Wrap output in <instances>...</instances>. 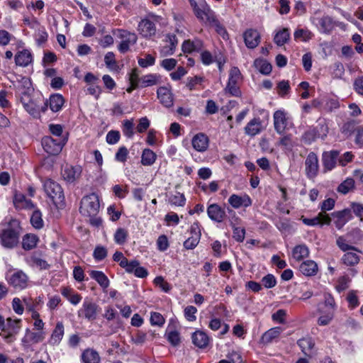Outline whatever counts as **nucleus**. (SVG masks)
<instances>
[{
  "instance_id": "f257e3e1",
  "label": "nucleus",
  "mask_w": 363,
  "mask_h": 363,
  "mask_svg": "<svg viewBox=\"0 0 363 363\" xmlns=\"http://www.w3.org/2000/svg\"><path fill=\"white\" fill-rule=\"evenodd\" d=\"M20 226L16 220L0 226V242L6 248H13L19 241Z\"/></svg>"
},
{
  "instance_id": "f03ea898",
  "label": "nucleus",
  "mask_w": 363,
  "mask_h": 363,
  "mask_svg": "<svg viewBox=\"0 0 363 363\" xmlns=\"http://www.w3.org/2000/svg\"><path fill=\"white\" fill-rule=\"evenodd\" d=\"M99 208V196L96 194L92 193L82 198L79 211L85 217H92L98 213Z\"/></svg>"
},
{
  "instance_id": "7ed1b4c3",
  "label": "nucleus",
  "mask_w": 363,
  "mask_h": 363,
  "mask_svg": "<svg viewBox=\"0 0 363 363\" xmlns=\"http://www.w3.org/2000/svg\"><path fill=\"white\" fill-rule=\"evenodd\" d=\"M196 17L201 21L215 22V13L204 1L197 3L196 0H188Z\"/></svg>"
},
{
  "instance_id": "20e7f679",
  "label": "nucleus",
  "mask_w": 363,
  "mask_h": 363,
  "mask_svg": "<svg viewBox=\"0 0 363 363\" xmlns=\"http://www.w3.org/2000/svg\"><path fill=\"white\" fill-rule=\"evenodd\" d=\"M46 194L55 203H60L64 200V193L61 186L56 182L48 179L44 183Z\"/></svg>"
},
{
  "instance_id": "39448f33",
  "label": "nucleus",
  "mask_w": 363,
  "mask_h": 363,
  "mask_svg": "<svg viewBox=\"0 0 363 363\" xmlns=\"http://www.w3.org/2000/svg\"><path fill=\"white\" fill-rule=\"evenodd\" d=\"M65 143L60 138L45 136L42 139V145L46 152L50 155H58L62 150Z\"/></svg>"
},
{
  "instance_id": "423d86ee",
  "label": "nucleus",
  "mask_w": 363,
  "mask_h": 363,
  "mask_svg": "<svg viewBox=\"0 0 363 363\" xmlns=\"http://www.w3.org/2000/svg\"><path fill=\"white\" fill-rule=\"evenodd\" d=\"M118 38L121 40L118 49L121 53L126 52L130 46L134 45L137 41V36L135 33L123 30H118Z\"/></svg>"
},
{
  "instance_id": "0eeeda50",
  "label": "nucleus",
  "mask_w": 363,
  "mask_h": 363,
  "mask_svg": "<svg viewBox=\"0 0 363 363\" xmlns=\"http://www.w3.org/2000/svg\"><path fill=\"white\" fill-rule=\"evenodd\" d=\"M121 267L128 273H134L135 276L139 278H145L148 275L147 270L140 267V262L137 260L129 262L128 259H123L121 262Z\"/></svg>"
},
{
  "instance_id": "6e6552de",
  "label": "nucleus",
  "mask_w": 363,
  "mask_h": 363,
  "mask_svg": "<svg viewBox=\"0 0 363 363\" xmlns=\"http://www.w3.org/2000/svg\"><path fill=\"white\" fill-rule=\"evenodd\" d=\"M240 72L238 67H233L230 71V76L225 91L232 96H238L240 94V91L237 86L238 82L240 79Z\"/></svg>"
},
{
  "instance_id": "1a4fd4ad",
  "label": "nucleus",
  "mask_w": 363,
  "mask_h": 363,
  "mask_svg": "<svg viewBox=\"0 0 363 363\" xmlns=\"http://www.w3.org/2000/svg\"><path fill=\"white\" fill-rule=\"evenodd\" d=\"M9 284L16 289H26L28 285V277L19 270L12 274L8 279Z\"/></svg>"
},
{
  "instance_id": "9d476101",
  "label": "nucleus",
  "mask_w": 363,
  "mask_h": 363,
  "mask_svg": "<svg viewBox=\"0 0 363 363\" xmlns=\"http://www.w3.org/2000/svg\"><path fill=\"white\" fill-rule=\"evenodd\" d=\"M21 319H12L11 318H8L4 323V325L1 329V331L6 333L4 338L6 340H9V338L13 337L16 334L18 333L21 326Z\"/></svg>"
},
{
  "instance_id": "9b49d317",
  "label": "nucleus",
  "mask_w": 363,
  "mask_h": 363,
  "mask_svg": "<svg viewBox=\"0 0 363 363\" xmlns=\"http://www.w3.org/2000/svg\"><path fill=\"white\" fill-rule=\"evenodd\" d=\"M306 173L308 178H314L318 172V160L315 153L310 152L305 162Z\"/></svg>"
},
{
  "instance_id": "f8f14e48",
  "label": "nucleus",
  "mask_w": 363,
  "mask_h": 363,
  "mask_svg": "<svg viewBox=\"0 0 363 363\" xmlns=\"http://www.w3.org/2000/svg\"><path fill=\"white\" fill-rule=\"evenodd\" d=\"M82 168L80 166L66 165L62 172V176L68 183H74L81 176Z\"/></svg>"
},
{
  "instance_id": "ddd939ff",
  "label": "nucleus",
  "mask_w": 363,
  "mask_h": 363,
  "mask_svg": "<svg viewBox=\"0 0 363 363\" xmlns=\"http://www.w3.org/2000/svg\"><path fill=\"white\" fill-rule=\"evenodd\" d=\"M79 315H82L89 320H95L97 315L96 304L90 301H84L82 308L79 311Z\"/></svg>"
},
{
  "instance_id": "4468645a",
  "label": "nucleus",
  "mask_w": 363,
  "mask_h": 363,
  "mask_svg": "<svg viewBox=\"0 0 363 363\" xmlns=\"http://www.w3.org/2000/svg\"><path fill=\"white\" fill-rule=\"evenodd\" d=\"M245 45L250 49L255 48L260 43V35L255 29H247L243 33Z\"/></svg>"
},
{
  "instance_id": "2eb2a0df",
  "label": "nucleus",
  "mask_w": 363,
  "mask_h": 363,
  "mask_svg": "<svg viewBox=\"0 0 363 363\" xmlns=\"http://www.w3.org/2000/svg\"><path fill=\"white\" fill-rule=\"evenodd\" d=\"M332 216L336 219L334 223L337 229H341L352 217L349 208L333 212Z\"/></svg>"
},
{
  "instance_id": "dca6fc26",
  "label": "nucleus",
  "mask_w": 363,
  "mask_h": 363,
  "mask_svg": "<svg viewBox=\"0 0 363 363\" xmlns=\"http://www.w3.org/2000/svg\"><path fill=\"white\" fill-rule=\"evenodd\" d=\"M138 30L143 37L150 38L155 35L156 27L150 20L143 19L139 23Z\"/></svg>"
},
{
  "instance_id": "f3484780",
  "label": "nucleus",
  "mask_w": 363,
  "mask_h": 363,
  "mask_svg": "<svg viewBox=\"0 0 363 363\" xmlns=\"http://www.w3.org/2000/svg\"><path fill=\"white\" fill-rule=\"evenodd\" d=\"M274 125L276 131L279 134H282L287 125L285 113L282 111H277L274 113Z\"/></svg>"
},
{
  "instance_id": "a211bd4d",
  "label": "nucleus",
  "mask_w": 363,
  "mask_h": 363,
  "mask_svg": "<svg viewBox=\"0 0 363 363\" xmlns=\"http://www.w3.org/2000/svg\"><path fill=\"white\" fill-rule=\"evenodd\" d=\"M207 213L209 218L216 222L223 221L225 213V211L218 204H211L207 208Z\"/></svg>"
},
{
  "instance_id": "6ab92c4d",
  "label": "nucleus",
  "mask_w": 363,
  "mask_h": 363,
  "mask_svg": "<svg viewBox=\"0 0 363 363\" xmlns=\"http://www.w3.org/2000/svg\"><path fill=\"white\" fill-rule=\"evenodd\" d=\"M339 152L337 150H331L324 152L323 154V163L327 170H331L335 167Z\"/></svg>"
},
{
  "instance_id": "aec40b11",
  "label": "nucleus",
  "mask_w": 363,
  "mask_h": 363,
  "mask_svg": "<svg viewBox=\"0 0 363 363\" xmlns=\"http://www.w3.org/2000/svg\"><path fill=\"white\" fill-rule=\"evenodd\" d=\"M303 222L304 224L307 225H316L318 224L323 225L326 224L329 225L331 222V218L328 214L325 212H320L318 214L317 216L313 218H303Z\"/></svg>"
},
{
  "instance_id": "412c9836",
  "label": "nucleus",
  "mask_w": 363,
  "mask_h": 363,
  "mask_svg": "<svg viewBox=\"0 0 363 363\" xmlns=\"http://www.w3.org/2000/svg\"><path fill=\"white\" fill-rule=\"evenodd\" d=\"M208 138L203 133L196 134L192 139L194 148L199 152L205 151L208 146Z\"/></svg>"
},
{
  "instance_id": "4be33fe9",
  "label": "nucleus",
  "mask_w": 363,
  "mask_h": 363,
  "mask_svg": "<svg viewBox=\"0 0 363 363\" xmlns=\"http://www.w3.org/2000/svg\"><path fill=\"white\" fill-rule=\"evenodd\" d=\"M157 96L164 106L169 108L173 105L172 94L167 88L160 87L157 90Z\"/></svg>"
},
{
  "instance_id": "5701e85b",
  "label": "nucleus",
  "mask_w": 363,
  "mask_h": 363,
  "mask_svg": "<svg viewBox=\"0 0 363 363\" xmlns=\"http://www.w3.org/2000/svg\"><path fill=\"white\" fill-rule=\"evenodd\" d=\"M229 203L235 208H238L242 206L247 207L252 204L251 199L249 196H240L236 194H233L228 199Z\"/></svg>"
},
{
  "instance_id": "b1692460",
  "label": "nucleus",
  "mask_w": 363,
  "mask_h": 363,
  "mask_svg": "<svg viewBox=\"0 0 363 363\" xmlns=\"http://www.w3.org/2000/svg\"><path fill=\"white\" fill-rule=\"evenodd\" d=\"M64 336V325L62 322H58L53 330L51 337L49 340V343L52 345L60 344Z\"/></svg>"
},
{
  "instance_id": "393cba45",
  "label": "nucleus",
  "mask_w": 363,
  "mask_h": 363,
  "mask_svg": "<svg viewBox=\"0 0 363 363\" xmlns=\"http://www.w3.org/2000/svg\"><path fill=\"white\" fill-rule=\"evenodd\" d=\"M192 342L196 347L204 348L208 345L209 338L204 332L198 330L193 333Z\"/></svg>"
},
{
  "instance_id": "a878e982",
  "label": "nucleus",
  "mask_w": 363,
  "mask_h": 363,
  "mask_svg": "<svg viewBox=\"0 0 363 363\" xmlns=\"http://www.w3.org/2000/svg\"><path fill=\"white\" fill-rule=\"evenodd\" d=\"M16 65L26 67L32 62V55L28 50L18 52L15 56Z\"/></svg>"
},
{
  "instance_id": "bb28decb",
  "label": "nucleus",
  "mask_w": 363,
  "mask_h": 363,
  "mask_svg": "<svg viewBox=\"0 0 363 363\" xmlns=\"http://www.w3.org/2000/svg\"><path fill=\"white\" fill-rule=\"evenodd\" d=\"M281 332L282 329L280 327L271 328L262 335L260 341L262 343L267 345L278 337Z\"/></svg>"
},
{
  "instance_id": "cd10ccee",
  "label": "nucleus",
  "mask_w": 363,
  "mask_h": 363,
  "mask_svg": "<svg viewBox=\"0 0 363 363\" xmlns=\"http://www.w3.org/2000/svg\"><path fill=\"white\" fill-rule=\"evenodd\" d=\"M299 270L306 276H313L318 271V265L314 261L307 260L300 265Z\"/></svg>"
},
{
  "instance_id": "c85d7f7f",
  "label": "nucleus",
  "mask_w": 363,
  "mask_h": 363,
  "mask_svg": "<svg viewBox=\"0 0 363 363\" xmlns=\"http://www.w3.org/2000/svg\"><path fill=\"white\" fill-rule=\"evenodd\" d=\"M17 90L21 96H28L33 91L30 80L27 77H22L18 82Z\"/></svg>"
},
{
  "instance_id": "c756f323",
  "label": "nucleus",
  "mask_w": 363,
  "mask_h": 363,
  "mask_svg": "<svg viewBox=\"0 0 363 363\" xmlns=\"http://www.w3.org/2000/svg\"><path fill=\"white\" fill-rule=\"evenodd\" d=\"M262 128V123L259 118H253L251 120L246 127L245 131L247 135L255 136L260 133Z\"/></svg>"
},
{
  "instance_id": "7c9ffc66",
  "label": "nucleus",
  "mask_w": 363,
  "mask_h": 363,
  "mask_svg": "<svg viewBox=\"0 0 363 363\" xmlns=\"http://www.w3.org/2000/svg\"><path fill=\"white\" fill-rule=\"evenodd\" d=\"M81 358L83 363H99L100 362L99 353L92 349L85 350L82 352Z\"/></svg>"
},
{
  "instance_id": "2f4dec72",
  "label": "nucleus",
  "mask_w": 363,
  "mask_h": 363,
  "mask_svg": "<svg viewBox=\"0 0 363 363\" xmlns=\"http://www.w3.org/2000/svg\"><path fill=\"white\" fill-rule=\"evenodd\" d=\"M64 103V98L59 94H53L50 97V108L53 112L61 110Z\"/></svg>"
},
{
  "instance_id": "473e14b6",
  "label": "nucleus",
  "mask_w": 363,
  "mask_h": 363,
  "mask_svg": "<svg viewBox=\"0 0 363 363\" xmlns=\"http://www.w3.org/2000/svg\"><path fill=\"white\" fill-rule=\"evenodd\" d=\"M254 66L264 75L269 74L272 69V65L264 59H256L254 62Z\"/></svg>"
},
{
  "instance_id": "72a5a7b5",
  "label": "nucleus",
  "mask_w": 363,
  "mask_h": 363,
  "mask_svg": "<svg viewBox=\"0 0 363 363\" xmlns=\"http://www.w3.org/2000/svg\"><path fill=\"white\" fill-rule=\"evenodd\" d=\"M89 275L104 289H106L108 286L109 280L102 272L91 270L89 272Z\"/></svg>"
},
{
  "instance_id": "f704fd0d",
  "label": "nucleus",
  "mask_w": 363,
  "mask_h": 363,
  "mask_svg": "<svg viewBox=\"0 0 363 363\" xmlns=\"http://www.w3.org/2000/svg\"><path fill=\"white\" fill-rule=\"evenodd\" d=\"M289 38L290 33L289 29L283 28L276 33L274 41L278 46H282L288 42Z\"/></svg>"
},
{
  "instance_id": "c9c22d12",
  "label": "nucleus",
  "mask_w": 363,
  "mask_h": 363,
  "mask_svg": "<svg viewBox=\"0 0 363 363\" xmlns=\"http://www.w3.org/2000/svg\"><path fill=\"white\" fill-rule=\"evenodd\" d=\"M298 345L306 355L309 357L311 355V352L315 345V343L311 338H302L298 341Z\"/></svg>"
},
{
  "instance_id": "e433bc0d",
  "label": "nucleus",
  "mask_w": 363,
  "mask_h": 363,
  "mask_svg": "<svg viewBox=\"0 0 363 363\" xmlns=\"http://www.w3.org/2000/svg\"><path fill=\"white\" fill-rule=\"evenodd\" d=\"M38 238L33 234H27L23 238L22 247L26 250H30L34 248L38 242Z\"/></svg>"
},
{
  "instance_id": "4c0bfd02",
  "label": "nucleus",
  "mask_w": 363,
  "mask_h": 363,
  "mask_svg": "<svg viewBox=\"0 0 363 363\" xmlns=\"http://www.w3.org/2000/svg\"><path fill=\"white\" fill-rule=\"evenodd\" d=\"M21 102L26 111L30 115L35 116L38 113L36 105L34 101L30 99L29 96L25 97L21 96Z\"/></svg>"
},
{
  "instance_id": "58836bf2",
  "label": "nucleus",
  "mask_w": 363,
  "mask_h": 363,
  "mask_svg": "<svg viewBox=\"0 0 363 363\" xmlns=\"http://www.w3.org/2000/svg\"><path fill=\"white\" fill-rule=\"evenodd\" d=\"M308 248L305 245H297L293 250V257L298 261L308 257Z\"/></svg>"
},
{
  "instance_id": "ea45409f",
  "label": "nucleus",
  "mask_w": 363,
  "mask_h": 363,
  "mask_svg": "<svg viewBox=\"0 0 363 363\" xmlns=\"http://www.w3.org/2000/svg\"><path fill=\"white\" fill-rule=\"evenodd\" d=\"M156 160V154L150 149H145L141 157V163L143 165H152Z\"/></svg>"
},
{
  "instance_id": "a19ab883",
  "label": "nucleus",
  "mask_w": 363,
  "mask_h": 363,
  "mask_svg": "<svg viewBox=\"0 0 363 363\" xmlns=\"http://www.w3.org/2000/svg\"><path fill=\"white\" fill-rule=\"evenodd\" d=\"M342 260L347 266H354L359 262V257L354 252H347L343 255Z\"/></svg>"
},
{
  "instance_id": "79ce46f5",
  "label": "nucleus",
  "mask_w": 363,
  "mask_h": 363,
  "mask_svg": "<svg viewBox=\"0 0 363 363\" xmlns=\"http://www.w3.org/2000/svg\"><path fill=\"white\" fill-rule=\"evenodd\" d=\"M30 223L36 229H41L43 227L44 223L40 211L36 210L33 213Z\"/></svg>"
},
{
  "instance_id": "37998d69",
  "label": "nucleus",
  "mask_w": 363,
  "mask_h": 363,
  "mask_svg": "<svg viewBox=\"0 0 363 363\" xmlns=\"http://www.w3.org/2000/svg\"><path fill=\"white\" fill-rule=\"evenodd\" d=\"M354 186V181L352 178H347L338 187L337 191L343 194H346Z\"/></svg>"
},
{
  "instance_id": "c03bdc74",
  "label": "nucleus",
  "mask_w": 363,
  "mask_h": 363,
  "mask_svg": "<svg viewBox=\"0 0 363 363\" xmlns=\"http://www.w3.org/2000/svg\"><path fill=\"white\" fill-rule=\"evenodd\" d=\"M186 199L183 194L176 192L175 194L171 195L169 201L172 205L177 206H183L185 203Z\"/></svg>"
},
{
  "instance_id": "a18cd8bd",
  "label": "nucleus",
  "mask_w": 363,
  "mask_h": 363,
  "mask_svg": "<svg viewBox=\"0 0 363 363\" xmlns=\"http://www.w3.org/2000/svg\"><path fill=\"white\" fill-rule=\"evenodd\" d=\"M319 24L325 33H329L333 28V20L329 16H323L319 19Z\"/></svg>"
},
{
  "instance_id": "49530a36",
  "label": "nucleus",
  "mask_w": 363,
  "mask_h": 363,
  "mask_svg": "<svg viewBox=\"0 0 363 363\" xmlns=\"http://www.w3.org/2000/svg\"><path fill=\"white\" fill-rule=\"evenodd\" d=\"M200 240V234L196 233L191 235L184 242V247L187 250H191L195 248L199 244Z\"/></svg>"
},
{
  "instance_id": "de8ad7c7",
  "label": "nucleus",
  "mask_w": 363,
  "mask_h": 363,
  "mask_svg": "<svg viewBox=\"0 0 363 363\" xmlns=\"http://www.w3.org/2000/svg\"><path fill=\"white\" fill-rule=\"evenodd\" d=\"M336 244L339 247V248L344 252H346L347 250H354L359 252V250H357V249L355 247L347 244L346 240L342 236H340L337 239Z\"/></svg>"
},
{
  "instance_id": "09e8293b",
  "label": "nucleus",
  "mask_w": 363,
  "mask_h": 363,
  "mask_svg": "<svg viewBox=\"0 0 363 363\" xmlns=\"http://www.w3.org/2000/svg\"><path fill=\"white\" fill-rule=\"evenodd\" d=\"M154 284L167 293L169 292L172 289L170 284L164 281V278L161 276H158L155 278Z\"/></svg>"
},
{
  "instance_id": "8fccbe9b",
  "label": "nucleus",
  "mask_w": 363,
  "mask_h": 363,
  "mask_svg": "<svg viewBox=\"0 0 363 363\" xmlns=\"http://www.w3.org/2000/svg\"><path fill=\"white\" fill-rule=\"evenodd\" d=\"M264 286L267 289H271L277 284L276 278L273 274H269L264 277L261 280Z\"/></svg>"
},
{
  "instance_id": "3c124183",
  "label": "nucleus",
  "mask_w": 363,
  "mask_h": 363,
  "mask_svg": "<svg viewBox=\"0 0 363 363\" xmlns=\"http://www.w3.org/2000/svg\"><path fill=\"white\" fill-rule=\"evenodd\" d=\"M155 61V59L152 55L150 54H145V58L138 59V65L142 67H147L148 66L154 65Z\"/></svg>"
},
{
  "instance_id": "603ef678",
  "label": "nucleus",
  "mask_w": 363,
  "mask_h": 363,
  "mask_svg": "<svg viewBox=\"0 0 363 363\" xmlns=\"http://www.w3.org/2000/svg\"><path fill=\"white\" fill-rule=\"evenodd\" d=\"M128 155V149L125 147L123 146V147H121L118 150V151L115 155V159L118 162L124 163L127 160Z\"/></svg>"
},
{
  "instance_id": "864d4df0",
  "label": "nucleus",
  "mask_w": 363,
  "mask_h": 363,
  "mask_svg": "<svg viewBox=\"0 0 363 363\" xmlns=\"http://www.w3.org/2000/svg\"><path fill=\"white\" fill-rule=\"evenodd\" d=\"M128 236V232L123 228H118L115 233V241L118 244H123Z\"/></svg>"
},
{
  "instance_id": "5fc2aeb1",
  "label": "nucleus",
  "mask_w": 363,
  "mask_h": 363,
  "mask_svg": "<svg viewBox=\"0 0 363 363\" xmlns=\"http://www.w3.org/2000/svg\"><path fill=\"white\" fill-rule=\"evenodd\" d=\"M123 132L128 138L133 135V123L132 121L125 120L123 121Z\"/></svg>"
},
{
  "instance_id": "6e6d98bb",
  "label": "nucleus",
  "mask_w": 363,
  "mask_h": 363,
  "mask_svg": "<svg viewBox=\"0 0 363 363\" xmlns=\"http://www.w3.org/2000/svg\"><path fill=\"white\" fill-rule=\"evenodd\" d=\"M150 323L152 325L161 326L164 323V318L160 313L153 312L151 313Z\"/></svg>"
},
{
  "instance_id": "4d7b16f0",
  "label": "nucleus",
  "mask_w": 363,
  "mask_h": 363,
  "mask_svg": "<svg viewBox=\"0 0 363 363\" xmlns=\"http://www.w3.org/2000/svg\"><path fill=\"white\" fill-rule=\"evenodd\" d=\"M107 255V250L105 247L101 246H97L93 253V256L96 260H101L105 258Z\"/></svg>"
},
{
  "instance_id": "13d9d810",
  "label": "nucleus",
  "mask_w": 363,
  "mask_h": 363,
  "mask_svg": "<svg viewBox=\"0 0 363 363\" xmlns=\"http://www.w3.org/2000/svg\"><path fill=\"white\" fill-rule=\"evenodd\" d=\"M233 228V238L238 242H242L245 238V230L232 225Z\"/></svg>"
},
{
  "instance_id": "bf43d9fd",
  "label": "nucleus",
  "mask_w": 363,
  "mask_h": 363,
  "mask_svg": "<svg viewBox=\"0 0 363 363\" xmlns=\"http://www.w3.org/2000/svg\"><path fill=\"white\" fill-rule=\"evenodd\" d=\"M48 33L44 28L39 29L35 36L37 44L38 45H41L42 44L45 43L48 40Z\"/></svg>"
},
{
  "instance_id": "052dcab7",
  "label": "nucleus",
  "mask_w": 363,
  "mask_h": 363,
  "mask_svg": "<svg viewBox=\"0 0 363 363\" xmlns=\"http://www.w3.org/2000/svg\"><path fill=\"white\" fill-rule=\"evenodd\" d=\"M13 35L5 30H0V45L5 46L8 45Z\"/></svg>"
},
{
  "instance_id": "680f3d73",
  "label": "nucleus",
  "mask_w": 363,
  "mask_h": 363,
  "mask_svg": "<svg viewBox=\"0 0 363 363\" xmlns=\"http://www.w3.org/2000/svg\"><path fill=\"white\" fill-rule=\"evenodd\" d=\"M311 33L308 30H306L303 29L296 30L294 33V38L300 39L301 38L303 40L306 41L309 38H311Z\"/></svg>"
},
{
  "instance_id": "e2e57ef3",
  "label": "nucleus",
  "mask_w": 363,
  "mask_h": 363,
  "mask_svg": "<svg viewBox=\"0 0 363 363\" xmlns=\"http://www.w3.org/2000/svg\"><path fill=\"white\" fill-rule=\"evenodd\" d=\"M197 312V309L192 306H187L184 309V314L186 318L189 321H194L196 320L195 313Z\"/></svg>"
},
{
  "instance_id": "0e129e2a",
  "label": "nucleus",
  "mask_w": 363,
  "mask_h": 363,
  "mask_svg": "<svg viewBox=\"0 0 363 363\" xmlns=\"http://www.w3.org/2000/svg\"><path fill=\"white\" fill-rule=\"evenodd\" d=\"M351 210L353 213L363 221V206L357 203H352Z\"/></svg>"
},
{
  "instance_id": "69168bd1",
  "label": "nucleus",
  "mask_w": 363,
  "mask_h": 363,
  "mask_svg": "<svg viewBox=\"0 0 363 363\" xmlns=\"http://www.w3.org/2000/svg\"><path fill=\"white\" fill-rule=\"evenodd\" d=\"M30 340L33 343H38L42 342L45 338V334L43 332L30 333L28 335Z\"/></svg>"
},
{
  "instance_id": "338daca9",
  "label": "nucleus",
  "mask_w": 363,
  "mask_h": 363,
  "mask_svg": "<svg viewBox=\"0 0 363 363\" xmlns=\"http://www.w3.org/2000/svg\"><path fill=\"white\" fill-rule=\"evenodd\" d=\"M12 307L13 311L18 315L23 313L24 308L21 304V301L19 298H14L12 301Z\"/></svg>"
},
{
  "instance_id": "774afa93",
  "label": "nucleus",
  "mask_w": 363,
  "mask_h": 363,
  "mask_svg": "<svg viewBox=\"0 0 363 363\" xmlns=\"http://www.w3.org/2000/svg\"><path fill=\"white\" fill-rule=\"evenodd\" d=\"M176 65L177 60L173 58L164 59L161 62V66L168 71L173 69Z\"/></svg>"
}]
</instances>
